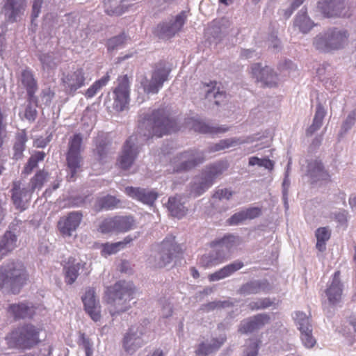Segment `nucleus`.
<instances>
[{
  "label": "nucleus",
  "instance_id": "obj_1",
  "mask_svg": "<svg viewBox=\"0 0 356 356\" xmlns=\"http://www.w3.org/2000/svg\"><path fill=\"white\" fill-rule=\"evenodd\" d=\"M138 120L137 133L131 136L123 145L117 163L123 170L129 169L139 152V147L153 136L158 138L175 131L176 121L165 108L154 110L151 114H145Z\"/></svg>",
  "mask_w": 356,
  "mask_h": 356
},
{
  "label": "nucleus",
  "instance_id": "obj_2",
  "mask_svg": "<svg viewBox=\"0 0 356 356\" xmlns=\"http://www.w3.org/2000/svg\"><path fill=\"white\" fill-rule=\"evenodd\" d=\"M29 279V273L21 261H9L0 266V290L3 293H19Z\"/></svg>",
  "mask_w": 356,
  "mask_h": 356
},
{
  "label": "nucleus",
  "instance_id": "obj_3",
  "mask_svg": "<svg viewBox=\"0 0 356 356\" xmlns=\"http://www.w3.org/2000/svg\"><path fill=\"white\" fill-rule=\"evenodd\" d=\"M135 291L134 284L124 280L119 281L108 289L107 302L112 316L129 309V302L134 298Z\"/></svg>",
  "mask_w": 356,
  "mask_h": 356
},
{
  "label": "nucleus",
  "instance_id": "obj_4",
  "mask_svg": "<svg viewBox=\"0 0 356 356\" xmlns=\"http://www.w3.org/2000/svg\"><path fill=\"white\" fill-rule=\"evenodd\" d=\"M149 321L144 319L139 324L131 325L129 328L122 339V347L127 353L134 354L149 341Z\"/></svg>",
  "mask_w": 356,
  "mask_h": 356
},
{
  "label": "nucleus",
  "instance_id": "obj_5",
  "mask_svg": "<svg viewBox=\"0 0 356 356\" xmlns=\"http://www.w3.org/2000/svg\"><path fill=\"white\" fill-rule=\"evenodd\" d=\"M222 164H214L207 167L199 176L195 177L189 186L188 195L196 197L203 194L223 172Z\"/></svg>",
  "mask_w": 356,
  "mask_h": 356
},
{
  "label": "nucleus",
  "instance_id": "obj_6",
  "mask_svg": "<svg viewBox=\"0 0 356 356\" xmlns=\"http://www.w3.org/2000/svg\"><path fill=\"white\" fill-rule=\"evenodd\" d=\"M348 39L346 31L337 28L320 33L314 39V45L316 49L328 52L342 48Z\"/></svg>",
  "mask_w": 356,
  "mask_h": 356
},
{
  "label": "nucleus",
  "instance_id": "obj_7",
  "mask_svg": "<svg viewBox=\"0 0 356 356\" xmlns=\"http://www.w3.org/2000/svg\"><path fill=\"white\" fill-rule=\"evenodd\" d=\"M182 252L181 246L172 236H166L161 242L159 251L154 257L149 259V263L156 268H163L170 264L174 259Z\"/></svg>",
  "mask_w": 356,
  "mask_h": 356
},
{
  "label": "nucleus",
  "instance_id": "obj_8",
  "mask_svg": "<svg viewBox=\"0 0 356 356\" xmlns=\"http://www.w3.org/2000/svg\"><path fill=\"white\" fill-rule=\"evenodd\" d=\"M83 137L81 134L73 135L68 142L66 161L68 173L67 179L69 181H74L77 173L81 170L83 158L81 154Z\"/></svg>",
  "mask_w": 356,
  "mask_h": 356
},
{
  "label": "nucleus",
  "instance_id": "obj_9",
  "mask_svg": "<svg viewBox=\"0 0 356 356\" xmlns=\"http://www.w3.org/2000/svg\"><path fill=\"white\" fill-rule=\"evenodd\" d=\"M204 154L197 149H189L177 154L171 161L173 172H188L204 161Z\"/></svg>",
  "mask_w": 356,
  "mask_h": 356
},
{
  "label": "nucleus",
  "instance_id": "obj_10",
  "mask_svg": "<svg viewBox=\"0 0 356 356\" xmlns=\"http://www.w3.org/2000/svg\"><path fill=\"white\" fill-rule=\"evenodd\" d=\"M40 328L28 323L18 327L11 334V339L15 345L22 349H30L40 341Z\"/></svg>",
  "mask_w": 356,
  "mask_h": 356
},
{
  "label": "nucleus",
  "instance_id": "obj_11",
  "mask_svg": "<svg viewBox=\"0 0 356 356\" xmlns=\"http://www.w3.org/2000/svg\"><path fill=\"white\" fill-rule=\"evenodd\" d=\"M170 70L163 63L155 65L150 79L145 78L141 84L144 91L147 94H156L163 87V83L168 80Z\"/></svg>",
  "mask_w": 356,
  "mask_h": 356
},
{
  "label": "nucleus",
  "instance_id": "obj_12",
  "mask_svg": "<svg viewBox=\"0 0 356 356\" xmlns=\"http://www.w3.org/2000/svg\"><path fill=\"white\" fill-rule=\"evenodd\" d=\"M135 220L131 216H115L104 220L99 229L102 233L125 232L132 229Z\"/></svg>",
  "mask_w": 356,
  "mask_h": 356
},
{
  "label": "nucleus",
  "instance_id": "obj_13",
  "mask_svg": "<svg viewBox=\"0 0 356 356\" xmlns=\"http://www.w3.org/2000/svg\"><path fill=\"white\" fill-rule=\"evenodd\" d=\"M113 108L117 111H122L128 104L129 99V81L127 75L119 77L118 86L113 91Z\"/></svg>",
  "mask_w": 356,
  "mask_h": 356
},
{
  "label": "nucleus",
  "instance_id": "obj_14",
  "mask_svg": "<svg viewBox=\"0 0 356 356\" xmlns=\"http://www.w3.org/2000/svg\"><path fill=\"white\" fill-rule=\"evenodd\" d=\"M186 17V12L182 11L175 17L174 20L159 24L156 27V33L159 38H170L175 36L183 27Z\"/></svg>",
  "mask_w": 356,
  "mask_h": 356
},
{
  "label": "nucleus",
  "instance_id": "obj_15",
  "mask_svg": "<svg viewBox=\"0 0 356 356\" xmlns=\"http://www.w3.org/2000/svg\"><path fill=\"white\" fill-rule=\"evenodd\" d=\"M83 218L81 211H72L63 216L58 222V229L63 236H70L79 227Z\"/></svg>",
  "mask_w": 356,
  "mask_h": 356
},
{
  "label": "nucleus",
  "instance_id": "obj_16",
  "mask_svg": "<svg viewBox=\"0 0 356 356\" xmlns=\"http://www.w3.org/2000/svg\"><path fill=\"white\" fill-rule=\"evenodd\" d=\"M270 321V317L268 314H259L242 321L238 327V332L242 334H251L261 329Z\"/></svg>",
  "mask_w": 356,
  "mask_h": 356
},
{
  "label": "nucleus",
  "instance_id": "obj_17",
  "mask_svg": "<svg viewBox=\"0 0 356 356\" xmlns=\"http://www.w3.org/2000/svg\"><path fill=\"white\" fill-rule=\"evenodd\" d=\"M12 200L17 208L24 209L26 204L31 200L33 191L29 185L27 187L22 186L19 181H14L13 184Z\"/></svg>",
  "mask_w": 356,
  "mask_h": 356
},
{
  "label": "nucleus",
  "instance_id": "obj_18",
  "mask_svg": "<svg viewBox=\"0 0 356 356\" xmlns=\"http://www.w3.org/2000/svg\"><path fill=\"white\" fill-rule=\"evenodd\" d=\"M252 74L264 85L268 87H274L277 84V75L273 70L268 67H261L259 63H254L252 66Z\"/></svg>",
  "mask_w": 356,
  "mask_h": 356
},
{
  "label": "nucleus",
  "instance_id": "obj_19",
  "mask_svg": "<svg viewBox=\"0 0 356 356\" xmlns=\"http://www.w3.org/2000/svg\"><path fill=\"white\" fill-rule=\"evenodd\" d=\"M26 7V0H7L3 7L6 20L10 23L20 20Z\"/></svg>",
  "mask_w": 356,
  "mask_h": 356
},
{
  "label": "nucleus",
  "instance_id": "obj_20",
  "mask_svg": "<svg viewBox=\"0 0 356 356\" xmlns=\"http://www.w3.org/2000/svg\"><path fill=\"white\" fill-rule=\"evenodd\" d=\"M124 193L130 197L150 206L158 197L155 191L140 187L127 186L124 188Z\"/></svg>",
  "mask_w": 356,
  "mask_h": 356
},
{
  "label": "nucleus",
  "instance_id": "obj_21",
  "mask_svg": "<svg viewBox=\"0 0 356 356\" xmlns=\"http://www.w3.org/2000/svg\"><path fill=\"white\" fill-rule=\"evenodd\" d=\"M345 7L344 0H320L318 2V9L327 17L341 16Z\"/></svg>",
  "mask_w": 356,
  "mask_h": 356
},
{
  "label": "nucleus",
  "instance_id": "obj_22",
  "mask_svg": "<svg viewBox=\"0 0 356 356\" xmlns=\"http://www.w3.org/2000/svg\"><path fill=\"white\" fill-rule=\"evenodd\" d=\"M62 81L65 90L67 93H74L77 89L84 85L85 77L81 69L63 74Z\"/></svg>",
  "mask_w": 356,
  "mask_h": 356
},
{
  "label": "nucleus",
  "instance_id": "obj_23",
  "mask_svg": "<svg viewBox=\"0 0 356 356\" xmlns=\"http://www.w3.org/2000/svg\"><path fill=\"white\" fill-rule=\"evenodd\" d=\"M86 312L95 321H98L101 318L100 305L96 298L95 291L93 289H88L82 297Z\"/></svg>",
  "mask_w": 356,
  "mask_h": 356
},
{
  "label": "nucleus",
  "instance_id": "obj_24",
  "mask_svg": "<svg viewBox=\"0 0 356 356\" xmlns=\"http://www.w3.org/2000/svg\"><path fill=\"white\" fill-rule=\"evenodd\" d=\"M95 147L93 154L95 159L101 163H106L111 151V142L103 135L98 136L95 140Z\"/></svg>",
  "mask_w": 356,
  "mask_h": 356
},
{
  "label": "nucleus",
  "instance_id": "obj_25",
  "mask_svg": "<svg viewBox=\"0 0 356 356\" xmlns=\"http://www.w3.org/2000/svg\"><path fill=\"white\" fill-rule=\"evenodd\" d=\"M339 276L340 272L336 271L330 284H328L325 291L329 303L332 305L339 303L342 296L343 284L340 280Z\"/></svg>",
  "mask_w": 356,
  "mask_h": 356
},
{
  "label": "nucleus",
  "instance_id": "obj_26",
  "mask_svg": "<svg viewBox=\"0 0 356 356\" xmlns=\"http://www.w3.org/2000/svg\"><path fill=\"white\" fill-rule=\"evenodd\" d=\"M270 284L266 280H254L243 284L238 292L243 296L266 293L270 290Z\"/></svg>",
  "mask_w": 356,
  "mask_h": 356
},
{
  "label": "nucleus",
  "instance_id": "obj_27",
  "mask_svg": "<svg viewBox=\"0 0 356 356\" xmlns=\"http://www.w3.org/2000/svg\"><path fill=\"white\" fill-rule=\"evenodd\" d=\"M20 81L26 90L27 96L30 101L31 102H38V97L35 95L38 87L33 72L29 70H23L21 73Z\"/></svg>",
  "mask_w": 356,
  "mask_h": 356
},
{
  "label": "nucleus",
  "instance_id": "obj_28",
  "mask_svg": "<svg viewBox=\"0 0 356 356\" xmlns=\"http://www.w3.org/2000/svg\"><path fill=\"white\" fill-rule=\"evenodd\" d=\"M86 264L84 262L76 261L74 257H69L63 268L65 282L67 284H72L79 275V270L83 268Z\"/></svg>",
  "mask_w": 356,
  "mask_h": 356
},
{
  "label": "nucleus",
  "instance_id": "obj_29",
  "mask_svg": "<svg viewBox=\"0 0 356 356\" xmlns=\"http://www.w3.org/2000/svg\"><path fill=\"white\" fill-rule=\"evenodd\" d=\"M261 210L258 207H250L241 210L233 214L228 220L229 225H238L243 223L247 220H252L259 217Z\"/></svg>",
  "mask_w": 356,
  "mask_h": 356
},
{
  "label": "nucleus",
  "instance_id": "obj_30",
  "mask_svg": "<svg viewBox=\"0 0 356 356\" xmlns=\"http://www.w3.org/2000/svg\"><path fill=\"white\" fill-rule=\"evenodd\" d=\"M225 253L222 250L218 249L215 245L208 253L203 254L200 259V264L204 268L215 266L225 260Z\"/></svg>",
  "mask_w": 356,
  "mask_h": 356
},
{
  "label": "nucleus",
  "instance_id": "obj_31",
  "mask_svg": "<svg viewBox=\"0 0 356 356\" xmlns=\"http://www.w3.org/2000/svg\"><path fill=\"white\" fill-rule=\"evenodd\" d=\"M226 337L222 336L219 338H213L210 341H204L200 343L195 350L199 356H207L218 351L225 342Z\"/></svg>",
  "mask_w": 356,
  "mask_h": 356
},
{
  "label": "nucleus",
  "instance_id": "obj_32",
  "mask_svg": "<svg viewBox=\"0 0 356 356\" xmlns=\"http://www.w3.org/2000/svg\"><path fill=\"white\" fill-rule=\"evenodd\" d=\"M38 59L42 70L49 74L53 72L60 63L59 54L54 51L41 53L38 56Z\"/></svg>",
  "mask_w": 356,
  "mask_h": 356
},
{
  "label": "nucleus",
  "instance_id": "obj_33",
  "mask_svg": "<svg viewBox=\"0 0 356 356\" xmlns=\"http://www.w3.org/2000/svg\"><path fill=\"white\" fill-rule=\"evenodd\" d=\"M243 266L244 264L241 261L236 260L216 272L211 274L209 276V279L211 282L222 280L232 275L234 273L240 270Z\"/></svg>",
  "mask_w": 356,
  "mask_h": 356
},
{
  "label": "nucleus",
  "instance_id": "obj_34",
  "mask_svg": "<svg viewBox=\"0 0 356 356\" xmlns=\"http://www.w3.org/2000/svg\"><path fill=\"white\" fill-rule=\"evenodd\" d=\"M307 173L313 181L326 180L329 177L322 162L319 160H312L308 163Z\"/></svg>",
  "mask_w": 356,
  "mask_h": 356
},
{
  "label": "nucleus",
  "instance_id": "obj_35",
  "mask_svg": "<svg viewBox=\"0 0 356 356\" xmlns=\"http://www.w3.org/2000/svg\"><path fill=\"white\" fill-rule=\"evenodd\" d=\"M27 141L28 136L25 130H20L16 133L13 147V159L18 161L23 158Z\"/></svg>",
  "mask_w": 356,
  "mask_h": 356
},
{
  "label": "nucleus",
  "instance_id": "obj_36",
  "mask_svg": "<svg viewBox=\"0 0 356 356\" xmlns=\"http://www.w3.org/2000/svg\"><path fill=\"white\" fill-rule=\"evenodd\" d=\"M293 25L303 33H308L314 26V22L307 15V9L305 6L296 15Z\"/></svg>",
  "mask_w": 356,
  "mask_h": 356
},
{
  "label": "nucleus",
  "instance_id": "obj_37",
  "mask_svg": "<svg viewBox=\"0 0 356 356\" xmlns=\"http://www.w3.org/2000/svg\"><path fill=\"white\" fill-rule=\"evenodd\" d=\"M167 207L170 214L178 218L184 216L187 211L183 198L180 195L169 197Z\"/></svg>",
  "mask_w": 356,
  "mask_h": 356
},
{
  "label": "nucleus",
  "instance_id": "obj_38",
  "mask_svg": "<svg viewBox=\"0 0 356 356\" xmlns=\"http://www.w3.org/2000/svg\"><path fill=\"white\" fill-rule=\"evenodd\" d=\"M17 237L11 231H6L0 239V254L5 255L12 251L17 245Z\"/></svg>",
  "mask_w": 356,
  "mask_h": 356
},
{
  "label": "nucleus",
  "instance_id": "obj_39",
  "mask_svg": "<svg viewBox=\"0 0 356 356\" xmlns=\"http://www.w3.org/2000/svg\"><path fill=\"white\" fill-rule=\"evenodd\" d=\"M9 312L15 319L31 318L34 314L33 307L26 303L10 305Z\"/></svg>",
  "mask_w": 356,
  "mask_h": 356
},
{
  "label": "nucleus",
  "instance_id": "obj_40",
  "mask_svg": "<svg viewBox=\"0 0 356 356\" xmlns=\"http://www.w3.org/2000/svg\"><path fill=\"white\" fill-rule=\"evenodd\" d=\"M238 244V238L233 235H228L215 243V246L222 250L225 253V257L227 258L230 254L232 248L236 247Z\"/></svg>",
  "mask_w": 356,
  "mask_h": 356
},
{
  "label": "nucleus",
  "instance_id": "obj_41",
  "mask_svg": "<svg viewBox=\"0 0 356 356\" xmlns=\"http://www.w3.org/2000/svg\"><path fill=\"white\" fill-rule=\"evenodd\" d=\"M193 129H194V131L202 134H211L225 133L229 130V128L224 125L213 127L201 121H195L193 124Z\"/></svg>",
  "mask_w": 356,
  "mask_h": 356
},
{
  "label": "nucleus",
  "instance_id": "obj_42",
  "mask_svg": "<svg viewBox=\"0 0 356 356\" xmlns=\"http://www.w3.org/2000/svg\"><path fill=\"white\" fill-rule=\"evenodd\" d=\"M325 114L326 110L325 107L321 103H318L312 124L307 129V135H312L321 127Z\"/></svg>",
  "mask_w": 356,
  "mask_h": 356
},
{
  "label": "nucleus",
  "instance_id": "obj_43",
  "mask_svg": "<svg viewBox=\"0 0 356 356\" xmlns=\"http://www.w3.org/2000/svg\"><path fill=\"white\" fill-rule=\"evenodd\" d=\"M120 200L112 195H106L99 198L95 204L97 211L111 210L115 208Z\"/></svg>",
  "mask_w": 356,
  "mask_h": 356
},
{
  "label": "nucleus",
  "instance_id": "obj_44",
  "mask_svg": "<svg viewBox=\"0 0 356 356\" xmlns=\"http://www.w3.org/2000/svg\"><path fill=\"white\" fill-rule=\"evenodd\" d=\"M129 39V36L125 32H122L118 35L111 38L106 42L108 51H112L122 48Z\"/></svg>",
  "mask_w": 356,
  "mask_h": 356
},
{
  "label": "nucleus",
  "instance_id": "obj_45",
  "mask_svg": "<svg viewBox=\"0 0 356 356\" xmlns=\"http://www.w3.org/2000/svg\"><path fill=\"white\" fill-rule=\"evenodd\" d=\"M49 179V174L45 170H39L33 177L31 178L29 182V186L32 191L40 190L43 186L44 184Z\"/></svg>",
  "mask_w": 356,
  "mask_h": 356
},
{
  "label": "nucleus",
  "instance_id": "obj_46",
  "mask_svg": "<svg viewBox=\"0 0 356 356\" xmlns=\"http://www.w3.org/2000/svg\"><path fill=\"white\" fill-rule=\"evenodd\" d=\"M230 22L228 19L223 17L218 20H215L213 22L211 27V33L214 34V37L219 38L221 37V34L225 33L227 29L229 26Z\"/></svg>",
  "mask_w": 356,
  "mask_h": 356
},
{
  "label": "nucleus",
  "instance_id": "obj_47",
  "mask_svg": "<svg viewBox=\"0 0 356 356\" xmlns=\"http://www.w3.org/2000/svg\"><path fill=\"white\" fill-rule=\"evenodd\" d=\"M294 319L300 332L302 331H309L312 329L309 318L302 312L295 313Z\"/></svg>",
  "mask_w": 356,
  "mask_h": 356
},
{
  "label": "nucleus",
  "instance_id": "obj_48",
  "mask_svg": "<svg viewBox=\"0 0 356 356\" xmlns=\"http://www.w3.org/2000/svg\"><path fill=\"white\" fill-rule=\"evenodd\" d=\"M205 97L209 101L214 100V104L219 106L224 102L226 94L225 92L220 91L219 88L213 87L212 89H208L206 91Z\"/></svg>",
  "mask_w": 356,
  "mask_h": 356
},
{
  "label": "nucleus",
  "instance_id": "obj_49",
  "mask_svg": "<svg viewBox=\"0 0 356 356\" xmlns=\"http://www.w3.org/2000/svg\"><path fill=\"white\" fill-rule=\"evenodd\" d=\"M240 143V140L236 138L221 140L218 143H216L210 147V152L220 151L226 148L235 147Z\"/></svg>",
  "mask_w": 356,
  "mask_h": 356
},
{
  "label": "nucleus",
  "instance_id": "obj_50",
  "mask_svg": "<svg viewBox=\"0 0 356 356\" xmlns=\"http://www.w3.org/2000/svg\"><path fill=\"white\" fill-rule=\"evenodd\" d=\"M79 345L84 350L86 356H93L94 343L83 333L80 335Z\"/></svg>",
  "mask_w": 356,
  "mask_h": 356
},
{
  "label": "nucleus",
  "instance_id": "obj_51",
  "mask_svg": "<svg viewBox=\"0 0 356 356\" xmlns=\"http://www.w3.org/2000/svg\"><path fill=\"white\" fill-rule=\"evenodd\" d=\"M109 76H105L102 77L101 79L95 81L86 92L85 95L88 97L91 98L94 97L97 92L103 87L104 86L107 82L108 81Z\"/></svg>",
  "mask_w": 356,
  "mask_h": 356
},
{
  "label": "nucleus",
  "instance_id": "obj_52",
  "mask_svg": "<svg viewBox=\"0 0 356 356\" xmlns=\"http://www.w3.org/2000/svg\"><path fill=\"white\" fill-rule=\"evenodd\" d=\"M231 306H232V303L228 300H218L210 302L207 304L202 305L201 307V309L204 310V312H209L215 309L229 307Z\"/></svg>",
  "mask_w": 356,
  "mask_h": 356
},
{
  "label": "nucleus",
  "instance_id": "obj_53",
  "mask_svg": "<svg viewBox=\"0 0 356 356\" xmlns=\"http://www.w3.org/2000/svg\"><path fill=\"white\" fill-rule=\"evenodd\" d=\"M131 241V238H129L128 237L125 238L124 241H120L115 243L111 244H106L104 246L103 252L108 254H115L118 252L121 248H123L126 244L129 243Z\"/></svg>",
  "mask_w": 356,
  "mask_h": 356
},
{
  "label": "nucleus",
  "instance_id": "obj_54",
  "mask_svg": "<svg viewBox=\"0 0 356 356\" xmlns=\"http://www.w3.org/2000/svg\"><path fill=\"white\" fill-rule=\"evenodd\" d=\"M356 122V108L350 111L341 124V134L348 132Z\"/></svg>",
  "mask_w": 356,
  "mask_h": 356
},
{
  "label": "nucleus",
  "instance_id": "obj_55",
  "mask_svg": "<svg viewBox=\"0 0 356 356\" xmlns=\"http://www.w3.org/2000/svg\"><path fill=\"white\" fill-rule=\"evenodd\" d=\"M38 106V102H31L28 98V104L25 109V118L30 122H33L37 117L38 111L36 107Z\"/></svg>",
  "mask_w": 356,
  "mask_h": 356
},
{
  "label": "nucleus",
  "instance_id": "obj_56",
  "mask_svg": "<svg viewBox=\"0 0 356 356\" xmlns=\"http://www.w3.org/2000/svg\"><path fill=\"white\" fill-rule=\"evenodd\" d=\"M273 302L268 298H261L250 302L248 307L251 310L264 309L270 307Z\"/></svg>",
  "mask_w": 356,
  "mask_h": 356
},
{
  "label": "nucleus",
  "instance_id": "obj_57",
  "mask_svg": "<svg viewBox=\"0 0 356 356\" xmlns=\"http://www.w3.org/2000/svg\"><path fill=\"white\" fill-rule=\"evenodd\" d=\"M259 341L250 340L243 350V356H257Z\"/></svg>",
  "mask_w": 356,
  "mask_h": 356
},
{
  "label": "nucleus",
  "instance_id": "obj_58",
  "mask_svg": "<svg viewBox=\"0 0 356 356\" xmlns=\"http://www.w3.org/2000/svg\"><path fill=\"white\" fill-rule=\"evenodd\" d=\"M301 340L304 346L307 348H312L316 343V339L312 336V329L309 331H302Z\"/></svg>",
  "mask_w": 356,
  "mask_h": 356
},
{
  "label": "nucleus",
  "instance_id": "obj_59",
  "mask_svg": "<svg viewBox=\"0 0 356 356\" xmlns=\"http://www.w3.org/2000/svg\"><path fill=\"white\" fill-rule=\"evenodd\" d=\"M330 231L327 227H320L316 231V237L317 240L327 241L330 238Z\"/></svg>",
  "mask_w": 356,
  "mask_h": 356
},
{
  "label": "nucleus",
  "instance_id": "obj_60",
  "mask_svg": "<svg viewBox=\"0 0 356 356\" xmlns=\"http://www.w3.org/2000/svg\"><path fill=\"white\" fill-rule=\"evenodd\" d=\"M232 196V192L227 188L218 189L213 194V197L215 199L222 200H229Z\"/></svg>",
  "mask_w": 356,
  "mask_h": 356
},
{
  "label": "nucleus",
  "instance_id": "obj_61",
  "mask_svg": "<svg viewBox=\"0 0 356 356\" xmlns=\"http://www.w3.org/2000/svg\"><path fill=\"white\" fill-rule=\"evenodd\" d=\"M126 11V8L122 5H118L115 7H111L106 9V13L110 16H120Z\"/></svg>",
  "mask_w": 356,
  "mask_h": 356
},
{
  "label": "nucleus",
  "instance_id": "obj_62",
  "mask_svg": "<svg viewBox=\"0 0 356 356\" xmlns=\"http://www.w3.org/2000/svg\"><path fill=\"white\" fill-rule=\"evenodd\" d=\"M280 68L282 71H287L289 75L294 72L297 67L291 60H284L282 63L280 64Z\"/></svg>",
  "mask_w": 356,
  "mask_h": 356
},
{
  "label": "nucleus",
  "instance_id": "obj_63",
  "mask_svg": "<svg viewBox=\"0 0 356 356\" xmlns=\"http://www.w3.org/2000/svg\"><path fill=\"white\" fill-rule=\"evenodd\" d=\"M55 93L49 88H45L42 91V99L47 106L50 105Z\"/></svg>",
  "mask_w": 356,
  "mask_h": 356
},
{
  "label": "nucleus",
  "instance_id": "obj_64",
  "mask_svg": "<svg viewBox=\"0 0 356 356\" xmlns=\"http://www.w3.org/2000/svg\"><path fill=\"white\" fill-rule=\"evenodd\" d=\"M38 166V163L35 161V160L32 158H29L26 164L25 165L24 170L22 172V175L27 176L30 175L33 169H35Z\"/></svg>",
  "mask_w": 356,
  "mask_h": 356
}]
</instances>
